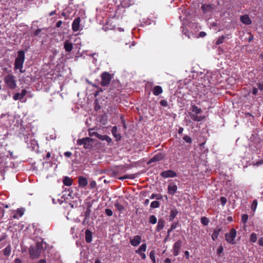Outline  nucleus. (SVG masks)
<instances>
[{"label":"nucleus","mask_w":263,"mask_h":263,"mask_svg":"<svg viewBox=\"0 0 263 263\" xmlns=\"http://www.w3.org/2000/svg\"><path fill=\"white\" fill-rule=\"evenodd\" d=\"M248 219V215L247 214H243L241 216V221L243 223H246Z\"/></svg>","instance_id":"40"},{"label":"nucleus","mask_w":263,"mask_h":263,"mask_svg":"<svg viewBox=\"0 0 263 263\" xmlns=\"http://www.w3.org/2000/svg\"><path fill=\"white\" fill-rule=\"evenodd\" d=\"M4 82L7 86L10 89H14L16 86V80L15 77L12 74L6 76L4 79Z\"/></svg>","instance_id":"4"},{"label":"nucleus","mask_w":263,"mask_h":263,"mask_svg":"<svg viewBox=\"0 0 263 263\" xmlns=\"http://www.w3.org/2000/svg\"><path fill=\"white\" fill-rule=\"evenodd\" d=\"M41 29H37L35 31H34L33 35L34 36H37L39 34V33L41 32Z\"/></svg>","instance_id":"57"},{"label":"nucleus","mask_w":263,"mask_h":263,"mask_svg":"<svg viewBox=\"0 0 263 263\" xmlns=\"http://www.w3.org/2000/svg\"><path fill=\"white\" fill-rule=\"evenodd\" d=\"M78 182L79 186L83 187H85L88 183L87 179L83 176H80L78 178Z\"/></svg>","instance_id":"18"},{"label":"nucleus","mask_w":263,"mask_h":263,"mask_svg":"<svg viewBox=\"0 0 263 263\" xmlns=\"http://www.w3.org/2000/svg\"><path fill=\"white\" fill-rule=\"evenodd\" d=\"M8 235L6 233H3L2 235L0 236V242L5 240L7 237Z\"/></svg>","instance_id":"51"},{"label":"nucleus","mask_w":263,"mask_h":263,"mask_svg":"<svg viewBox=\"0 0 263 263\" xmlns=\"http://www.w3.org/2000/svg\"><path fill=\"white\" fill-rule=\"evenodd\" d=\"M134 177L133 176V175H124L123 176H122V177H120L119 178V179L120 180H124V179H134Z\"/></svg>","instance_id":"37"},{"label":"nucleus","mask_w":263,"mask_h":263,"mask_svg":"<svg viewBox=\"0 0 263 263\" xmlns=\"http://www.w3.org/2000/svg\"><path fill=\"white\" fill-rule=\"evenodd\" d=\"M105 212L106 214L108 216H110L112 215V212L110 209H106L105 210Z\"/></svg>","instance_id":"47"},{"label":"nucleus","mask_w":263,"mask_h":263,"mask_svg":"<svg viewBox=\"0 0 263 263\" xmlns=\"http://www.w3.org/2000/svg\"><path fill=\"white\" fill-rule=\"evenodd\" d=\"M261 164H263V159L256 162V163L254 164V165H256V166H258Z\"/></svg>","instance_id":"56"},{"label":"nucleus","mask_w":263,"mask_h":263,"mask_svg":"<svg viewBox=\"0 0 263 263\" xmlns=\"http://www.w3.org/2000/svg\"><path fill=\"white\" fill-rule=\"evenodd\" d=\"M85 240L88 243H89L92 240V233L88 229L85 231Z\"/></svg>","instance_id":"24"},{"label":"nucleus","mask_w":263,"mask_h":263,"mask_svg":"<svg viewBox=\"0 0 263 263\" xmlns=\"http://www.w3.org/2000/svg\"><path fill=\"white\" fill-rule=\"evenodd\" d=\"M97 185V183L95 181H92L89 183V187L90 189L95 188Z\"/></svg>","instance_id":"49"},{"label":"nucleus","mask_w":263,"mask_h":263,"mask_svg":"<svg viewBox=\"0 0 263 263\" xmlns=\"http://www.w3.org/2000/svg\"><path fill=\"white\" fill-rule=\"evenodd\" d=\"M258 92V88L256 87H253L252 89V93L254 95H256Z\"/></svg>","instance_id":"58"},{"label":"nucleus","mask_w":263,"mask_h":263,"mask_svg":"<svg viewBox=\"0 0 263 263\" xmlns=\"http://www.w3.org/2000/svg\"><path fill=\"white\" fill-rule=\"evenodd\" d=\"M160 206V202L158 201H154L151 204V208L154 209Z\"/></svg>","instance_id":"35"},{"label":"nucleus","mask_w":263,"mask_h":263,"mask_svg":"<svg viewBox=\"0 0 263 263\" xmlns=\"http://www.w3.org/2000/svg\"><path fill=\"white\" fill-rule=\"evenodd\" d=\"M97 130V128H90L89 129V136H90L89 138H93L98 141V139H99V133Z\"/></svg>","instance_id":"14"},{"label":"nucleus","mask_w":263,"mask_h":263,"mask_svg":"<svg viewBox=\"0 0 263 263\" xmlns=\"http://www.w3.org/2000/svg\"><path fill=\"white\" fill-rule=\"evenodd\" d=\"M51 157V154L50 152H48L46 154V156L44 158V160H45L47 162H48L49 159Z\"/></svg>","instance_id":"48"},{"label":"nucleus","mask_w":263,"mask_h":263,"mask_svg":"<svg viewBox=\"0 0 263 263\" xmlns=\"http://www.w3.org/2000/svg\"><path fill=\"white\" fill-rule=\"evenodd\" d=\"M141 241V236L139 235L135 236L133 238L130 239V244L134 247L138 246Z\"/></svg>","instance_id":"13"},{"label":"nucleus","mask_w":263,"mask_h":263,"mask_svg":"<svg viewBox=\"0 0 263 263\" xmlns=\"http://www.w3.org/2000/svg\"><path fill=\"white\" fill-rule=\"evenodd\" d=\"M107 119L106 115H103L100 119V123L102 125H106L107 123Z\"/></svg>","instance_id":"33"},{"label":"nucleus","mask_w":263,"mask_h":263,"mask_svg":"<svg viewBox=\"0 0 263 263\" xmlns=\"http://www.w3.org/2000/svg\"><path fill=\"white\" fill-rule=\"evenodd\" d=\"M149 257H150L151 259H152V260L153 261V262L154 263H155L156 262V260H155V252H154V251H152L150 252Z\"/></svg>","instance_id":"41"},{"label":"nucleus","mask_w":263,"mask_h":263,"mask_svg":"<svg viewBox=\"0 0 263 263\" xmlns=\"http://www.w3.org/2000/svg\"><path fill=\"white\" fill-rule=\"evenodd\" d=\"M160 176L163 178H172L177 176V174L174 171L169 170L161 172Z\"/></svg>","instance_id":"9"},{"label":"nucleus","mask_w":263,"mask_h":263,"mask_svg":"<svg viewBox=\"0 0 263 263\" xmlns=\"http://www.w3.org/2000/svg\"><path fill=\"white\" fill-rule=\"evenodd\" d=\"M64 48L66 51L71 52L73 49V44L69 41L66 40L64 44Z\"/></svg>","instance_id":"17"},{"label":"nucleus","mask_w":263,"mask_h":263,"mask_svg":"<svg viewBox=\"0 0 263 263\" xmlns=\"http://www.w3.org/2000/svg\"><path fill=\"white\" fill-rule=\"evenodd\" d=\"M160 104L161 106H164V107H166L168 105L167 101H166L165 100H161V101L160 102Z\"/></svg>","instance_id":"46"},{"label":"nucleus","mask_w":263,"mask_h":263,"mask_svg":"<svg viewBox=\"0 0 263 263\" xmlns=\"http://www.w3.org/2000/svg\"><path fill=\"white\" fill-rule=\"evenodd\" d=\"M199 35L200 37H203L206 35V33L203 31H201L199 33Z\"/></svg>","instance_id":"62"},{"label":"nucleus","mask_w":263,"mask_h":263,"mask_svg":"<svg viewBox=\"0 0 263 263\" xmlns=\"http://www.w3.org/2000/svg\"><path fill=\"white\" fill-rule=\"evenodd\" d=\"M139 248L143 252H145L146 251V243L142 244Z\"/></svg>","instance_id":"50"},{"label":"nucleus","mask_w":263,"mask_h":263,"mask_svg":"<svg viewBox=\"0 0 263 263\" xmlns=\"http://www.w3.org/2000/svg\"><path fill=\"white\" fill-rule=\"evenodd\" d=\"M151 199L156 198L157 200H161L162 199V196L160 194H153L150 197Z\"/></svg>","instance_id":"36"},{"label":"nucleus","mask_w":263,"mask_h":263,"mask_svg":"<svg viewBox=\"0 0 263 263\" xmlns=\"http://www.w3.org/2000/svg\"><path fill=\"white\" fill-rule=\"evenodd\" d=\"M153 92L154 95L158 96L162 92V88L160 86H156L154 87Z\"/></svg>","instance_id":"26"},{"label":"nucleus","mask_w":263,"mask_h":263,"mask_svg":"<svg viewBox=\"0 0 263 263\" xmlns=\"http://www.w3.org/2000/svg\"><path fill=\"white\" fill-rule=\"evenodd\" d=\"M220 200L222 206H224L226 204L227 201V199L224 197H221L220 198Z\"/></svg>","instance_id":"44"},{"label":"nucleus","mask_w":263,"mask_h":263,"mask_svg":"<svg viewBox=\"0 0 263 263\" xmlns=\"http://www.w3.org/2000/svg\"><path fill=\"white\" fill-rule=\"evenodd\" d=\"M64 155L66 157L70 158L72 156V153L70 152L67 151L65 152Z\"/></svg>","instance_id":"54"},{"label":"nucleus","mask_w":263,"mask_h":263,"mask_svg":"<svg viewBox=\"0 0 263 263\" xmlns=\"http://www.w3.org/2000/svg\"><path fill=\"white\" fill-rule=\"evenodd\" d=\"M3 254L6 256H9L11 252V247L9 244L3 250Z\"/></svg>","instance_id":"25"},{"label":"nucleus","mask_w":263,"mask_h":263,"mask_svg":"<svg viewBox=\"0 0 263 263\" xmlns=\"http://www.w3.org/2000/svg\"><path fill=\"white\" fill-rule=\"evenodd\" d=\"M201 222L203 226H208L209 223V220L206 217H202L201 218Z\"/></svg>","instance_id":"32"},{"label":"nucleus","mask_w":263,"mask_h":263,"mask_svg":"<svg viewBox=\"0 0 263 263\" xmlns=\"http://www.w3.org/2000/svg\"><path fill=\"white\" fill-rule=\"evenodd\" d=\"M178 223L177 222L172 223V224L171 225V228H172V230H174L175 229H176L178 226Z\"/></svg>","instance_id":"59"},{"label":"nucleus","mask_w":263,"mask_h":263,"mask_svg":"<svg viewBox=\"0 0 263 263\" xmlns=\"http://www.w3.org/2000/svg\"><path fill=\"white\" fill-rule=\"evenodd\" d=\"M177 190V186L174 183H171L168 185L167 191L168 193L170 195H174Z\"/></svg>","instance_id":"15"},{"label":"nucleus","mask_w":263,"mask_h":263,"mask_svg":"<svg viewBox=\"0 0 263 263\" xmlns=\"http://www.w3.org/2000/svg\"><path fill=\"white\" fill-rule=\"evenodd\" d=\"M236 236V231L234 229H231L230 232L225 234L226 240L231 245H235L236 241L235 238Z\"/></svg>","instance_id":"5"},{"label":"nucleus","mask_w":263,"mask_h":263,"mask_svg":"<svg viewBox=\"0 0 263 263\" xmlns=\"http://www.w3.org/2000/svg\"><path fill=\"white\" fill-rule=\"evenodd\" d=\"M115 206L118 210L119 211L122 212L124 210V207L122 204H120L119 203H116L115 204Z\"/></svg>","instance_id":"31"},{"label":"nucleus","mask_w":263,"mask_h":263,"mask_svg":"<svg viewBox=\"0 0 263 263\" xmlns=\"http://www.w3.org/2000/svg\"><path fill=\"white\" fill-rule=\"evenodd\" d=\"M257 205V201L256 200H254L252 203L251 209L253 211H255L256 209Z\"/></svg>","instance_id":"43"},{"label":"nucleus","mask_w":263,"mask_h":263,"mask_svg":"<svg viewBox=\"0 0 263 263\" xmlns=\"http://www.w3.org/2000/svg\"><path fill=\"white\" fill-rule=\"evenodd\" d=\"M17 215H19L20 217H21L24 214V211L21 209H18L17 210Z\"/></svg>","instance_id":"53"},{"label":"nucleus","mask_w":263,"mask_h":263,"mask_svg":"<svg viewBox=\"0 0 263 263\" xmlns=\"http://www.w3.org/2000/svg\"><path fill=\"white\" fill-rule=\"evenodd\" d=\"M46 248V243L43 241L37 242L36 246L33 248L31 247L29 249V253L32 258H37L39 257L42 252Z\"/></svg>","instance_id":"1"},{"label":"nucleus","mask_w":263,"mask_h":263,"mask_svg":"<svg viewBox=\"0 0 263 263\" xmlns=\"http://www.w3.org/2000/svg\"><path fill=\"white\" fill-rule=\"evenodd\" d=\"M250 240V241H251L252 242H255L256 241V240H257V236H256V234L252 233L251 235Z\"/></svg>","instance_id":"38"},{"label":"nucleus","mask_w":263,"mask_h":263,"mask_svg":"<svg viewBox=\"0 0 263 263\" xmlns=\"http://www.w3.org/2000/svg\"><path fill=\"white\" fill-rule=\"evenodd\" d=\"M77 143L79 145H83L85 149H90L98 144V141L93 138L86 137L78 139Z\"/></svg>","instance_id":"2"},{"label":"nucleus","mask_w":263,"mask_h":263,"mask_svg":"<svg viewBox=\"0 0 263 263\" xmlns=\"http://www.w3.org/2000/svg\"><path fill=\"white\" fill-rule=\"evenodd\" d=\"M258 244L260 246H263V237H261L258 240Z\"/></svg>","instance_id":"61"},{"label":"nucleus","mask_w":263,"mask_h":263,"mask_svg":"<svg viewBox=\"0 0 263 263\" xmlns=\"http://www.w3.org/2000/svg\"><path fill=\"white\" fill-rule=\"evenodd\" d=\"M164 227V220L162 218L159 219L157 226L156 228V231L157 232H160L161 230H162L163 229Z\"/></svg>","instance_id":"19"},{"label":"nucleus","mask_w":263,"mask_h":263,"mask_svg":"<svg viewBox=\"0 0 263 263\" xmlns=\"http://www.w3.org/2000/svg\"><path fill=\"white\" fill-rule=\"evenodd\" d=\"M164 158V155L163 154L161 153H158L149 160L148 163L149 164L153 162L159 161L163 159Z\"/></svg>","instance_id":"11"},{"label":"nucleus","mask_w":263,"mask_h":263,"mask_svg":"<svg viewBox=\"0 0 263 263\" xmlns=\"http://www.w3.org/2000/svg\"><path fill=\"white\" fill-rule=\"evenodd\" d=\"M178 212L176 208L172 209L170 212V215L169 216L170 221H173L174 218L178 214Z\"/></svg>","instance_id":"23"},{"label":"nucleus","mask_w":263,"mask_h":263,"mask_svg":"<svg viewBox=\"0 0 263 263\" xmlns=\"http://www.w3.org/2000/svg\"><path fill=\"white\" fill-rule=\"evenodd\" d=\"M240 21L244 24L250 25L252 21L248 15H243L240 16Z\"/></svg>","instance_id":"16"},{"label":"nucleus","mask_w":263,"mask_h":263,"mask_svg":"<svg viewBox=\"0 0 263 263\" xmlns=\"http://www.w3.org/2000/svg\"><path fill=\"white\" fill-rule=\"evenodd\" d=\"M63 22L62 21H59L56 23V27L58 28H59L61 26V25L62 24Z\"/></svg>","instance_id":"60"},{"label":"nucleus","mask_w":263,"mask_h":263,"mask_svg":"<svg viewBox=\"0 0 263 263\" xmlns=\"http://www.w3.org/2000/svg\"><path fill=\"white\" fill-rule=\"evenodd\" d=\"M27 92L26 89H23L22 90L21 93H20L21 97L22 99H23L26 96V95L27 94Z\"/></svg>","instance_id":"52"},{"label":"nucleus","mask_w":263,"mask_h":263,"mask_svg":"<svg viewBox=\"0 0 263 263\" xmlns=\"http://www.w3.org/2000/svg\"><path fill=\"white\" fill-rule=\"evenodd\" d=\"M182 246V241L180 240H177L174 245L173 248V254L175 256L178 255L180 249Z\"/></svg>","instance_id":"8"},{"label":"nucleus","mask_w":263,"mask_h":263,"mask_svg":"<svg viewBox=\"0 0 263 263\" xmlns=\"http://www.w3.org/2000/svg\"><path fill=\"white\" fill-rule=\"evenodd\" d=\"M81 18L78 17L75 18L72 24V29L74 32L78 31L80 29Z\"/></svg>","instance_id":"12"},{"label":"nucleus","mask_w":263,"mask_h":263,"mask_svg":"<svg viewBox=\"0 0 263 263\" xmlns=\"http://www.w3.org/2000/svg\"><path fill=\"white\" fill-rule=\"evenodd\" d=\"M257 86V88L259 89L260 90H263V84L262 83H257L256 84Z\"/></svg>","instance_id":"55"},{"label":"nucleus","mask_w":263,"mask_h":263,"mask_svg":"<svg viewBox=\"0 0 263 263\" xmlns=\"http://www.w3.org/2000/svg\"><path fill=\"white\" fill-rule=\"evenodd\" d=\"M102 81L101 85L103 86H108L112 79L111 75L107 72H103L101 74Z\"/></svg>","instance_id":"6"},{"label":"nucleus","mask_w":263,"mask_h":263,"mask_svg":"<svg viewBox=\"0 0 263 263\" xmlns=\"http://www.w3.org/2000/svg\"><path fill=\"white\" fill-rule=\"evenodd\" d=\"M221 231V228H217L213 231V233L212 235V239L213 240L215 241L218 237L220 232Z\"/></svg>","instance_id":"22"},{"label":"nucleus","mask_w":263,"mask_h":263,"mask_svg":"<svg viewBox=\"0 0 263 263\" xmlns=\"http://www.w3.org/2000/svg\"><path fill=\"white\" fill-rule=\"evenodd\" d=\"M90 215V210L89 207H87L84 213H82V216L84 217V219L82 221V224L85 226L88 223L89 216Z\"/></svg>","instance_id":"10"},{"label":"nucleus","mask_w":263,"mask_h":263,"mask_svg":"<svg viewBox=\"0 0 263 263\" xmlns=\"http://www.w3.org/2000/svg\"><path fill=\"white\" fill-rule=\"evenodd\" d=\"M183 139L187 143H191L192 142V138L188 136L187 135H185L183 137Z\"/></svg>","instance_id":"39"},{"label":"nucleus","mask_w":263,"mask_h":263,"mask_svg":"<svg viewBox=\"0 0 263 263\" xmlns=\"http://www.w3.org/2000/svg\"><path fill=\"white\" fill-rule=\"evenodd\" d=\"M226 38V36L225 35H222L221 36H220L218 40H217L216 42V44L217 45H220L221 44L223 43L224 40Z\"/></svg>","instance_id":"34"},{"label":"nucleus","mask_w":263,"mask_h":263,"mask_svg":"<svg viewBox=\"0 0 263 263\" xmlns=\"http://www.w3.org/2000/svg\"><path fill=\"white\" fill-rule=\"evenodd\" d=\"M63 184L67 186L71 185L72 183V179L68 177H65L63 179Z\"/></svg>","instance_id":"27"},{"label":"nucleus","mask_w":263,"mask_h":263,"mask_svg":"<svg viewBox=\"0 0 263 263\" xmlns=\"http://www.w3.org/2000/svg\"><path fill=\"white\" fill-rule=\"evenodd\" d=\"M111 133L115 138H116L117 141H119L121 139L120 134H118V129L116 126L112 127Z\"/></svg>","instance_id":"20"},{"label":"nucleus","mask_w":263,"mask_h":263,"mask_svg":"<svg viewBox=\"0 0 263 263\" xmlns=\"http://www.w3.org/2000/svg\"><path fill=\"white\" fill-rule=\"evenodd\" d=\"M100 140H105L108 143H110L111 142V139L107 135H100Z\"/></svg>","instance_id":"29"},{"label":"nucleus","mask_w":263,"mask_h":263,"mask_svg":"<svg viewBox=\"0 0 263 263\" xmlns=\"http://www.w3.org/2000/svg\"><path fill=\"white\" fill-rule=\"evenodd\" d=\"M13 98L14 100L16 101V100H22V98L21 97V94L20 93H16L14 94V95L13 96Z\"/></svg>","instance_id":"42"},{"label":"nucleus","mask_w":263,"mask_h":263,"mask_svg":"<svg viewBox=\"0 0 263 263\" xmlns=\"http://www.w3.org/2000/svg\"><path fill=\"white\" fill-rule=\"evenodd\" d=\"M223 251V248L222 246L221 245V246H219L218 248L217 249V254L219 256H220V254L222 253Z\"/></svg>","instance_id":"45"},{"label":"nucleus","mask_w":263,"mask_h":263,"mask_svg":"<svg viewBox=\"0 0 263 263\" xmlns=\"http://www.w3.org/2000/svg\"><path fill=\"white\" fill-rule=\"evenodd\" d=\"M191 110H192V112H195L196 114H199L202 112L201 109L195 105H191Z\"/></svg>","instance_id":"28"},{"label":"nucleus","mask_w":263,"mask_h":263,"mask_svg":"<svg viewBox=\"0 0 263 263\" xmlns=\"http://www.w3.org/2000/svg\"><path fill=\"white\" fill-rule=\"evenodd\" d=\"M118 171H122L123 172H125L124 168L123 166H120L118 167Z\"/></svg>","instance_id":"63"},{"label":"nucleus","mask_w":263,"mask_h":263,"mask_svg":"<svg viewBox=\"0 0 263 263\" xmlns=\"http://www.w3.org/2000/svg\"><path fill=\"white\" fill-rule=\"evenodd\" d=\"M14 262L15 263H22V260L18 258H15Z\"/></svg>","instance_id":"64"},{"label":"nucleus","mask_w":263,"mask_h":263,"mask_svg":"<svg viewBox=\"0 0 263 263\" xmlns=\"http://www.w3.org/2000/svg\"><path fill=\"white\" fill-rule=\"evenodd\" d=\"M189 116L191 118L195 121H201L204 119V116H198L196 115L189 112Z\"/></svg>","instance_id":"21"},{"label":"nucleus","mask_w":263,"mask_h":263,"mask_svg":"<svg viewBox=\"0 0 263 263\" xmlns=\"http://www.w3.org/2000/svg\"><path fill=\"white\" fill-rule=\"evenodd\" d=\"M157 218L155 215H151L149 217L148 222L153 224H156L157 222Z\"/></svg>","instance_id":"30"},{"label":"nucleus","mask_w":263,"mask_h":263,"mask_svg":"<svg viewBox=\"0 0 263 263\" xmlns=\"http://www.w3.org/2000/svg\"><path fill=\"white\" fill-rule=\"evenodd\" d=\"M25 52L23 50H20L17 52V57L14 62V69H19L20 72H23L22 69L25 61Z\"/></svg>","instance_id":"3"},{"label":"nucleus","mask_w":263,"mask_h":263,"mask_svg":"<svg viewBox=\"0 0 263 263\" xmlns=\"http://www.w3.org/2000/svg\"><path fill=\"white\" fill-rule=\"evenodd\" d=\"M216 6L211 4H202L201 6V9L204 14L211 13L215 9Z\"/></svg>","instance_id":"7"}]
</instances>
